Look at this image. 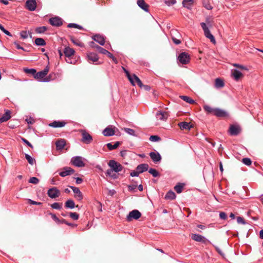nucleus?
<instances>
[{
	"mask_svg": "<svg viewBox=\"0 0 263 263\" xmlns=\"http://www.w3.org/2000/svg\"><path fill=\"white\" fill-rule=\"evenodd\" d=\"M148 172L154 177H157L160 176L159 173L155 168H151L148 170Z\"/></svg>",
	"mask_w": 263,
	"mask_h": 263,
	"instance_id": "obj_41",
	"label": "nucleus"
},
{
	"mask_svg": "<svg viewBox=\"0 0 263 263\" xmlns=\"http://www.w3.org/2000/svg\"><path fill=\"white\" fill-rule=\"evenodd\" d=\"M124 130L128 135L133 136H136V135L135 134V131L129 128H124Z\"/></svg>",
	"mask_w": 263,
	"mask_h": 263,
	"instance_id": "obj_45",
	"label": "nucleus"
},
{
	"mask_svg": "<svg viewBox=\"0 0 263 263\" xmlns=\"http://www.w3.org/2000/svg\"><path fill=\"white\" fill-rule=\"evenodd\" d=\"M178 60L182 64H187L190 61V55L185 52L179 54Z\"/></svg>",
	"mask_w": 263,
	"mask_h": 263,
	"instance_id": "obj_8",
	"label": "nucleus"
},
{
	"mask_svg": "<svg viewBox=\"0 0 263 263\" xmlns=\"http://www.w3.org/2000/svg\"><path fill=\"white\" fill-rule=\"evenodd\" d=\"M74 172V171L72 168L70 167H64L62 171L59 173V175L61 177H64L68 175H70L73 174Z\"/></svg>",
	"mask_w": 263,
	"mask_h": 263,
	"instance_id": "obj_15",
	"label": "nucleus"
},
{
	"mask_svg": "<svg viewBox=\"0 0 263 263\" xmlns=\"http://www.w3.org/2000/svg\"><path fill=\"white\" fill-rule=\"evenodd\" d=\"M183 188V184L179 183L175 186L174 190L177 193H180L182 192Z\"/></svg>",
	"mask_w": 263,
	"mask_h": 263,
	"instance_id": "obj_44",
	"label": "nucleus"
},
{
	"mask_svg": "<svg viewBox=\"0 0 263 263\" xmlns=\"http://www.w3.org/2000/svg\"><path fill=\"white\" fill-rule=\"evenodd\" d=\"M233 65H234V66L238 67L241 69L246 70H248V68L246 67H245L243 65H239L238 64H234Z\"/></svg>",
	"mask_w": 263,
	"mask_h": 263,
	"instance_id": "obj_60",
	"label": "nucleus"
},
{
	"mask_svg": "<svg viewBox=\"0 0 263 263\" xmlns=\"http://www.w3.org/2000/svg\"><path fill=\"white\" fill-rule=\"evenodd\" d=\"M133 80L135 85L137 84L140 87H142L143 84L141 81L135 74H134Z\"/></svg>",
	"mask_w": 263,
	"mask_h": 263,
	"instance_id": "obj_38",
	"label": "nucleus"
},
{
	"mask_svg": "<svg viewBox=\"0 0 263 263\" xmlns=\"http://www.w3.org/2000/svg\"><path fill=\"white\" fill-rule=\"evenodd\" d=\"M26 8L29 11H33L36 8L35 0H27L25 3Z\"/></svg>",
	"mask_w": 263,
	"mask_h": 263,
	"instance_id": "obj_14",
	"label": "nucleus"
},
{
	"mask_svg": "<svg viewBox=\"0 0 263 263\" xmlns=\"http://www.w3.org/2000/svg\"><path fill=\"white\" fill-rule=\"evenodd\" d=\"M92 38L95 41L97 42L102 46H103L105 44V39L102 35L96 34L93 35Z\"/></svg>",
	"mask_w": 263,
	"mask_h": 263,
	"instance_id": "obj_20",
	"label": "nucleus"
},
{
	"mask_svg": "<svg viewBox=\"0 0 263 263\" xmlns=\"http://www.w3.org/2000/svg\"><path fill=\"white\" fill-rule=\"evenodd\" d=\"M27 201H28V202L30 204H32V205H41V204H42V202H36V201L32 200H31L30 199H28Z\"/></svg>",
	"mask_w": 263,
	"mask_h": 263,
	"instance_id": "obj_55",
	"label": "nucleus"
},
{
	"mask_svg": "<svg viewBox=\"0 0 263 263\" xmlns=\"http://www.w3.org/2000/svg\"><path fill=\"white\" fill-rule=\"evenodd\" d=\"M206 24L210 26H211L210 21V20L209 18H206V23H203V22H202L200 23L201 27H202V28L204 31V35L205 36V37L206 38L210 39V41L212 43L215 44L216 43L215 39L214 36L211 34L208 27L206 26Z\"/></svg>",
	"mask_w": 263,
	"mask_h": 263,
	"instance_id": "obj_1",
	"label": "nucleus"
},
{
	"mask_svg": "<svg viewBox=\"0 0 263 263\" xmlns=\"http://www.w3.org/2000/svg\"><path fill=\"white\" fill-rule=\"evenodd\" d=\"M66 144V141L64 139L58 140L55 142L56 148L57 150H62L64 148Z\"/></svg>",
	"mask_w": 263,
	"mask_h": 263,
	"instance_id": "obj_25",
	"label": "nucleus"
},
{
	"mask_svg": "<svg viewBox=\"0 0 263 263\" xmlns=\"http://www.w3.org/2000/svg\"><path fill=\"white\" fill-rule=\"evenodd\" d=\"M203 108L204 110L206 111L207 112L213 114L214 115L215 108H212L211 107L208 105L204 106Z\"/></svg>",
	"mask_w": 263,
	"mask_h": 263,
	"instance_id": "obj_46",
	"label": "nucleus"
},
{
	"mask_svg": "<svg viewBox=\"0 0 263 263\" xmlns=\"http://www.w3.org/2000/svg\"><path fill=\"white\" fill-rule=\"evenodd\" d=\"M214 115L218 117H222L227 116V113L225 111L219 108H215Z\"/></svg>",
	"mask_w": 263,
	"mask_h": 263,
	"instance_id": "obj_27",
	"label": "nucleus"
},
{
	"mask_svg": "<svg viewBox=\"0 0 263 263\" xmlns=\"http://www.w3.org/2000/svg\"><path fill=\"white\" fill-rule=\"evenodd\" d=\"M89 45L91 47L93 48H95V49H96L97 50V47H100L99 45L96 44L95 43V42H90L89 43Z\"/></svg>",
	"mask_w": 263,
	"mask_h": 263,
	"instance_id": "obj_64",
	"label": "nucleus"
},
{
	"mask_svg": "<svg viewBox=\"0 0 263 263\" xmlns=\"http://www.w3.org/2000/svg\"><path fill=\"white\" fill-rule=\"evenodd\" d=\"M29 182L30 183L36 184L39 182V179L36 177H32L29 179Z\"/></svg>",
	"mask_w": 263,
	"mask_h": 263,
	"instance_id": "obj_49",
	"label": "nucleus"
},
{
	"mask_svg": "<svg viewBox=\"0 0 263 263\" xmlns=\"http://www.w3.org/2000/svg\"><path fill=\"white\" fill-rule=\"evenodd\" d=\"M67 27L68 28H77V29H83V27L77 24H75V23H69L68 25H67Z\"/></svg>",
	"mask_w": 263,
	"mask_h": 263,
	"instance_id": "obj_47",
	"label": "nucleus"
},
{
	"mask_svg": "<svg viewBox=\"0 0 263 263\" xmlns=\"http://www.w3.org/2000/svg\"><path fill=\"white\" fill-rule=\"evenodd\" d=\"M66 124L64 121H54L49 124V126L53 128L62 127Z\"/></svg>",
	"mask_w": 263,
	"mask_h": 263,
	"instance_id": "obj_19",
	"label": "nucleus"
},
{
	"mask_svg": "<svg viewBox=\"0 0 263 263\" xmlns=\"http://www.w3.org/2000/svg\"><path fill=\"white\" fill-rule=\"evenodd\" d=\"M108 165L114 172L117 173L121 172L124 168V167L120 163L114 160H109L108 162Z\"/></svg>",
	"mask_w": 263,
	"mask_h": 263,
	"instance_id": "obj_3",
	"label": "nucleus"
},
{
	"mask_svg": "<svg viewBox=\"0 0 263 263\" xmlns=\"http://www.w3.org/2000/svg\"><path fill=\"white\" fill-rule=\"evenodd\" d=\"M120 144V142L119 141L116 142L114 144H112L111 143H108L106 144L107 147L109 150H113L117 148Z\"/></svg>",
	"mask_w": 263,
	"mask_h": 263,
	"instance_id": "obj_32",
	"label": "nucleus"
},
{
	"mask_svg": "<svg viewBox=\"0 0 263 263\" xmlns=\"http://www.w3.org/2000/svg\"><path fill=\"white\" fill-rule=\"evenodd\" d=\"M69 216L73 220H78L79 218V215L77 213L70 212Z\"/></svg>",
	"mask_w": 263,
	"mask_h": 263,
	"instance_id": "obj_51",
	"label": "nucleus"
},
{
	"mask_svg": "<svg viewBox=\"0 0 263 263\" xmlns=\"http://www.w3.org/2000/svg\"><path fill=\"white\" fill-rule=\"evenodd\" d=\"M224 83L220 79L217 78L215 82V86L216 88H221L224 86Z\"/></svg>",
	"mask_w": 263,
	"mask_h": 263,
	"instance_id": "obj_35",
	"label": "nucleus"
},
{
	"mask_svg": "<svg viewBox=\"0 0 263 263\" xmlns=\"http://www.w3.org/2000/svg\"><path fill=\"white\" fill-rule=\"evenodd\" d=\"M148 165L146 163H142L138 165L136 167V170L138 171L139 174L142 173L148 170Z\"/></svg>",
	"mask_w": 263,
	"mask_h": 263,
	"instance_id": "obj_26",
	"label": "nucleus"
},
{
	"mask_svg": "<svg viewBox=\"0 0 263 263\" xmlns=\"http://www.w3.org/2000/svg\"><path fill=\"white\" fill-rule=\"evenodd\" d=\"M149 156L153 162L155 163L160 162L161 156L157 152H152L149 153Z\"/></svg>",
	"mask_w": 263,
	"mask_h": 263,
	"instance_id": "obj_16",
	"label": "nucleus"
},
{
	"mask_svg": "<svg viewBox=\"0 0 263 263\" xmlns=\"http://www.w3.org/2000/svg\"><path fill=\"white\" fill-rule=\"evenodd\" d=\"M49 71V66H47L44 70L40 71L38 72H36L34 79L40 81V82H49L50 81L49 78H45V77Z\"/></svg>",
	"mask_w": 263,
	"mask_h": 263,
	"instance_id": "obj_2",
	"label": "nucleus"
},
{
	"mask_svg": "<svg viewBox=\"0 0 263 263\" xmlns=\"http://www.w3.org/2000/svg\"><path fill=\"white\" fill-rule=\"evenodd\" d=\"M219 217L221 219L226 220L227 218V215L225 212H221L219 213Z\"/></svg>",
	"mask_w": 263,
	"mask_h": 263,
	"instance_id": "obj_58",
	"label": "nucleus"
},
{
	"mask_svg": "<svg viewBox=\"0 0 263 263\" xmlns=\"http://www.w3.org/2000/svg\"><path fill=\"white\" fill-rule=\"evenodd\" d=\"M156 117L158 120H165L168 117V114L165 111H159L156 113Z\"/></svg>",
	"mask_w": 263,
	"mask_h": 263,
	"instance_id": "obj_24",
	"label": "nucleus"
},
{
	"mask_svg": "<svg viewBox=\"0 0 263 263\" xmlns=\"http://www.w3.org/2000/svg\"><path fill=\"white\" fill-rule=\"evenodd\" d=\"M24 71L27 74H30L33 75L34 78V76H35L36 72V70L33 68H30V69L24 68Z\"/></svg>",
	"mask_w": 263,
	"mask_h": 263,
	"instance_id": "obj_39",
	"label": "nucleus"
},
{
	"mask_svg": "<svg viewBox=\"0 0 263 263\" xmlns=\"http://www.w3.org/2000/svg\"><path fill=\"white\" fill-rule=\"evenodd\" d=\"M178 126L181 129H187L190 130L193 126L191 123H188L186 122H181L178 123Z\"/></svg>",
	"mask_w": 263,
	"mask_h": 263,
	"instance_id": "obj_23",
	"label": "nucleus"
},
{
	"mask_svg": "<svg viewBox=\"0 0 263 263\" xmlns=\"http://www.w3.org/2000/svg\"><path fill=\"white\" fill-rule=\"evenodd\" d=\"M25 158L27 159L28 162L30 164L33 165L35 163V160L33 158H32L29 155L25 154Z\"/></svg>",
	"mask_w": 263,
	"mask_h": 263,
	"instance_id": "obj_42",
	"label": "nucleus"
},
{
	"mask_svg": "<svg viewBox=\"0 0 263 263\" xmlns=\"http://www.w3.org/2000/svg\"><path fill=\"white\" fill-rule=\"evenodd\" d=\"M88 61L90 63L91 62L94 63L97 62L99 59V57L97 53L94 52H89L87 54Z\"/></svg>",
	"mask_w": 263,
	"mask_h": 263,
	"instance_id": "obj_18",
	"label": "nucleus"
},
{
	"mask_svg": "<svg viewBox=\"0 0 263 263\" xmlns=\"http://www.w3.org/2000/svg\"><path fill=\"white\" fill-rule=\"evenodd\" d=\"M127 78L128 79L129 81L133 86H135V83L134 82V81L133 80V77H134V74L133 75H131L130 73H128L127 74H126Z\"/></svg>",
	"mask_w": 263,
	"mask_h": 263,
	"instance_id": "obj_53",
	"label": "nucleus"
},
{
	"mask_svg": "<svg viewBox=\"0 0 263 263\" xmlns=\"http://www.w3.org/2000/svg\"><path fill=\"white\" fill-rule=\"evenodd\" d=\"M180 98L181 99H182L183 101H184L185 102H186L190 104H192L195 103V101L188 96H180Z\"/></svg>",
	"mask_w": 263,
	"mask_h": 263,
	"instance_id": "obj_34",
	"label": "nucleus"
},
{
	"mask_svg": "<svg viewBox=\"0 0 263 263\" xmlns=\"http://www.w3.org/2000/svg\"><path fill=\"white\" fill-rule=\"evenodd\" d=\"M62 204L58 202H54L51 205L52 208L56 210H60L62 208Z\"/></svg>",
	"mask_w": 263,
	"mask_h": 263,
	"instance_id": "obj_48",
	"label": "nucleus"
},
{
	"mask_svg": "<svg viewBox=\"0 0 263 263\" xmlns=\"http://www.w3.org/2000/svg\"><path fill=\"white\" fill-rule=\"evenodd\" d=\"M49 23L53 26L59 27L63 24L62 20L59 16H55L49 20Z\"/></svg>",
	"mask_w": 263,
	"mask_h": 263,
	"instance_id": "obj_11",
	"label": "nucleus"
},
{
	"mask_svg": "<svg viewBox=\"0 0 263 263\" xmlns=\"http://www.w3.org/2000/svg\"><path fill=\"white\" fill-rule=\"evenodd\" d=\"M35 44L37 46H45L46 45L45 41L42 38H36L35 40Z\"/></svg>",
	"mask_w": 263,
	"mask_h": 263,
	"instance_id": "obj_37",
	"label": "nucleus"
},
{
	"mask_svg": "<svg viewBox=\"0 0 263 263\" xmlns=\"http://www.w3.org/2000/svg\"><path fill=\"white\" fill-rule=\"evenodd\" d=\"M116 129V128L115 126H108L103 130L102 133L105 136H112L115 134Z\"/></svg>",
	"mask_w": 263,
	"mask_h": 263,
	"instance_id": "obj_12",
	"label": "nucleus"
},
{
	"mask_svg": "<svg viewBox=\"0 0 263 263\" xmlns=\"http://www.w3.org/2000/svg\"><path fill=\"white\" fill-rule=\"evenodd\" d=\"M22 140L23 142L26 144H27L28 146H29L31 148L33 147L32 145L27 140H26L25 138H22Z\"/></svg>",
	"mask_w": 263,
	"mask_h": 263,
	"instance_id": "obj_61",
	"label": "nucleus"
},
{
	"mask_svg": "<svg viewBox=\"0 0 263 263\" xmlns=\"http://www.w3.org/2000/svg\"><path fill=\"white\" fill-rule=\"evenodd\" d=\"M70 187L74 193V197L79 201L82 200L83 196L80 189L78 187L73 186H70Z\"/></svg>",
	"mask_w": 263,
	"mask_h": 263,
	"instance_id": "obj_17",
	"label": "nucleus"
},
{
	"mask_svg": "<svg viewBox=\"0 0 263 263\" xmlns=\"http://www.w3.org/2000/svg\"><path fill=\"white\" fill-rule=\"evenodd\" d=\"M82 135L81 142L83 143L89 144L91 143L93 140L92 137L84 129L80 130Z\"/></svg>",
	"mask_w": 263,
	"mask_h": 263,
	"instance_id": "obj_4",
	"label": "nucleus"
},
{
	"mask_svg": "<svg viewBox=\"0 0 263 263\" xmlns=\"http://www.w3.org/2000/svg\"><path fill=\"white\" fill-rule=\"evenodd\" d=\"M141 216V213L137 210H134L130 212L127 216L126 219L128 221H130L132 219H138Z\"/></svg>",
	"mask_w": 263,
	"mask_h": 263,
	"instance_id": "obj_7",
	"label": "nucleus"
},
{
	"mask_svg": "<svg viewBox=\"0 0 263 263\" xmlns=\"http://www.w3.org/2000/svg\"><path fill=\"white\" fill-rule=\"evenodd\" d=\"M48 196L53 199L59 197L61 194L60 191L56 187L49 189L47 192Z\"/></svg>",
	"mask_w": 263,
	"mask_h": 263,
	"instance_id": "obj_9",
	"label": "nucleus"
},
{
	"mask_svg": "<svg viewBox=\"0 0 263 263\" xmlns=\"http://www.w3.org/2000/svg\"><path fill=\"white\" fill-rule=\"evenodd\" d=\"M97 51L103 54H106L107 53V50L101 47H97Z\"/></svg>",
	"mask_w": 263,
	"mask_h": 263,
	"instance_id": "obj_54",
	"label": "nucleus"
},
{
	"mask_svg": "<svg viewBox=\"0 0 263 263\" xmlns=\"http://www.w3.org/2000/svg\"><path fill=\"white\" fill-rule=\"evenodd\" d=\"M242 162L246 165L249 166L252 163V161L249 158H245L242 160Z\"/></svg>",
	"mask_w": 263,
	"mask_h": 263,
	"instance_id": "obj_52",
	"label": "nucleus"
},
{
	"mask_svg": "<svg viewBox=\"0 0 263 263\" xmlns=\"http://www.w3.org/2000/svg\"><path fill=\"white\" fill-rule=\"evenodd\" d=\"M75 53V51L72 48H71L69 47H65L64 50V53L65 56V60L66 62L72 64L73 62L71 60V57L74 55Z\"/></svg>",
	"mask_w": 263,
	"mask_h": 263,
	"instance_id": "obj_5",
	"label": "nucleus"
},
{
	"mask_svg": "<svg viewBox=\"0 0 263 263\" xmlns=\"http://www.w3.org/2000/svg\"><path fill=\"white\" fill-rule=\"evenodd\" d=\"M176 195L172 191H168L165 195V199L169 200H173L176 198Z\"/></svg>",
	"mask_w": 263,
	"mask_h": 263,
	"instance_id": "obj_31",
	"label": "nucleus"
},
{
	"mask_svg": "<svg viewBox=\"0 0 263 263\" xmlns=\"http://www.w3.org/2000/svg\"><path fill=\"white\" fill-rule=\"evenodd\" d=\"M11 111L7 110L5 113L0 118V123L7 122L11 118Z\"/></svg>",
	"mask_w": 263,
	"mask_h": 263,
	"instance_id": "obj_22",
	"label": "nucleus"
},
{
	"mask_svg": "<svg viewBox=\"0 0 263 263\" xmlns=\"http://www.w3.org/2000/svg\"><path fill=\"white\" fill-rule=\"evenodd\" d=\"M232 72V76L236 81H238L243 76L242 73L237 69L233 70Z\"/></svg>",
	"mask_w": 263,
	"mask_h": 263,
	"instance_id": "obj_28",
	"label": "nucleus"
},
{
	"mask_svg": "<svg viewBox=\"0 0 263 263\" xmlns=\"http://www.w3.org/2000/svg\"><path fill=\"white\" fill-rule=\"evenodd\" d=\"M71 163L74 166L78 167H84L85 164L83 161V158L80 156L73 157L71 159Z\"/></svg>",
	"mask_w": 263,
	"mask_h": 263,
	"instance_id": "obj_6",
	"label": "nucleus"
},
{
	"mask_svg": "<svg viewBox=\"0 0 263 263\" xmlns=\"http://www.w3.org/2000/svg\"><path fill=\"white\" fill-rule=\"evenodd\" d=\"M48 214L51 215V218H52V219L54 221H55L57 223H58V224L63 223L62 221L63 220H65L64 219H60L58 217H57V216L54 214H53V213H50V212L48 213Z\"/></svg>",
	"mask_w": 263,
	"mask_h": 263,
	"instance_id": "obj_33",
	"label": "nucleus"
},
{
	"mask_svg": "<svg viewBox=\"0 0 263 263\" xmlns=\"http://www.w3.org/2000/svg\"><path fill=\"white\" fill-rule=\"evenodd\" d=\"M20 35H21V38H22L23 39H26L28 36V32L26 31H22L20 32Z\"/></svg>",
	"mask_w": 263,
	"mask_h": 263,
	"instance_id": "obj_56",
	"label": "nucleus"
},
{
	"mask_svg": "<svg viewBox=\"0 0 263 263\" xmlns=\"http://www.w3.org/2000/svg\"><path fill=\"white\" fill-rule=\"evenodd\" d=\"M65 207L70 209L74 208L75 207L74 202L71 199L67 200L65 203Z\"/></svg>",
	"mask_w": 263,
	"mask_h": 263,
	"instance_id": "obj_30",
	"label": "nucleus"
},
{
	"mask_svg": "<svg viewBox=\"0 0 263 263\" xmlns=\"http://www.w3.org/2000/svg\"><path fill=\"white\" fill-rule=\"evenodd\" d=\"M114 171L111 169H108L106 171L105 174L106 176H108L113 179H116L118 178V175L114 173Z\"/></svg>",
	"mask_w": 263,
	"mask_h": 263,
	"instance_id": "obj_29",
	"label": "nucleus"
},
{
	"mask_svg": "<svg viewBox=\"0 0 263 263\" xmlns=\"http://www.w3.org/2000/svg\"><path fill=\"white\" fill-rule=\"evenodd\" d=\"M241 132V128L239 125H231L230 126L229 133L231 136H237Z\"/></svg>",
	"mask_w": 263,
	"mask_h": 263,
	"instance_id": "obj_10",
	"label": "nucleus"
},
{
	"mask_svg": "<svg viewBox=\"0 0 263 263\" xmlns=\"http://www.w3.org/2000/svg\"><path fill=\"white\" fill-rule=\"evenodd\" d=\"M191 238L193 240L196 241L204 243H206V242H209V240H208L204 236L198 234H192L191 235Z\"/></svg>",
	"mask_w": 263,
	"mask_h": 263,
	"instance_id": "obj_13",
	"label": "nucleus"
},
{
	"mask_svg": "<svg viewBox=\"0 0 263 263\" xmlns=\"http://www.w3.org/2000/svg\"><path fill=\"white\" fill-rule=\"evenodd\" d=\"M176 3V0H166L165 2V3L168 6L174 5Z\"/></svg>",
	"mask_w": 263,
	"mask_h": 263,
	"instance_id": "obj_57",
	"label": "nucleus"
},
{
	"mask_svg": "<svg viewBox=\"0 0 263 263\" xmlns=\"http://www.w3.org/2000/svg\"><path fill=\"white\" fill-rule=\"evenodd\" d=\"M47 30V28L46 26H42L37 27L35 29V32L37 33H44Z\"/></svg>",
	"mask_w": 263,
	"mask_h": 263,
	"instance_id": "obj_43",
	"label": "nucleus"
},
{
	"mask_svg": "<svg viewBox=\"0 0 263 263\" xmlns=\"http://www.w3.org/2000/svg\"><path fill=\"white\" fill-rule=\"evenodd\" d=\"M193 2V0H183L182 2V5L183 7L190 9L191 5Z\"/></svg>",
	"mask_w": 263,
	"mask_h": 263,
	"instance_id": "obj_40",
	"label": "nucleus"
},
{
	"mask_svg": "<svg viewBox=\"0 0 263 263\" xmlns=\"http://www.w3.org/2000/svg\"><path fill=\"white\" fill-rule=\"evenodd\" d=\"M149 140L153 142H158L161 140V138L156 135L151 136L149 138Z\"/></svg>",
	"mask_w": 263,
	"mask_h": 263,
	"instance_id": "obj_50",
	"label": "nucleus"
},
{
	"mask_svg": "<svg viewBox=\"0 0 263 263\" xmlns=\"http://www.w3.org/2000/svg\"><path fill=\"white\" fill-rule=\"evenodd\" d=\"M237 221L238 223H241L243 224H246V222H245V220L241 217H238L237 218Z\"/></svg>",
	"mask_w": 263,
	"mask_h": 263,
	"instance_id": "obj_59",
	"label": "nucleus"
},
{
	"mask_svg": "<svg viewBox=\"0 0 263 263\" xmlns=\"http://www.w3.org/2000/svg\"><path fill=\"white\" fill-rule=\"evenodd\" d=\"M137 187L136 185L131 184L128 186V189L129 191H133Z\"/></svg>",
	"mask_w": 263,
	"mask_h": 263,
	"instance_id": "obj_63",
	"label": "nucleus"
},
{
	"mask_svg": "<svg viewBox=\"0 0 263 263\" xmlns=\"http://www.w3.org/2000/svg\"><path fill=\"white\" fill-rule=\"evenodd\" d=\"M70 40L74 45L78 46L81 47H83L84 46V44L82 42L80 41L79 40L77 39L71 37Z\"/></svg>",
	"mask_w": 263,
	"mask_h": 263,
	"instance_id": "obj_36",
	"label": "nucleus"
},
{
	"mask_svg": "<svg viewBox=\"0 0 263 263\" xmlns=\"http://www.w3.org/2000/svg\"><path fill=\"white\" fill-rule=\"evenodd\" d=\"M137 4L140 8L145 11H148L149 6L145 2L144 0H137Z\"/></svg>",
	"mask_w": 263,
	"mask_h": 263,
	"instance_id": "obj_21",
	"label": "nucleus"
},
{
	"mask_svg": "<svg viewBox=\"0 0 263 263\" xmlns=\"http://www.w3.org/2000/svg\"><path fill=\"white\" fill-rule=\"evenodd\" d=\"M139 174V172L138 171L136 170V171H134L132 172H131L130 174V175L132 177H136V176H138Z\"/></svg>",
	"mask_w": 263,
	"mask_h": 263,
	"instance_id": "obj_62",
	"label": "nucleus"
}]
</instances>
